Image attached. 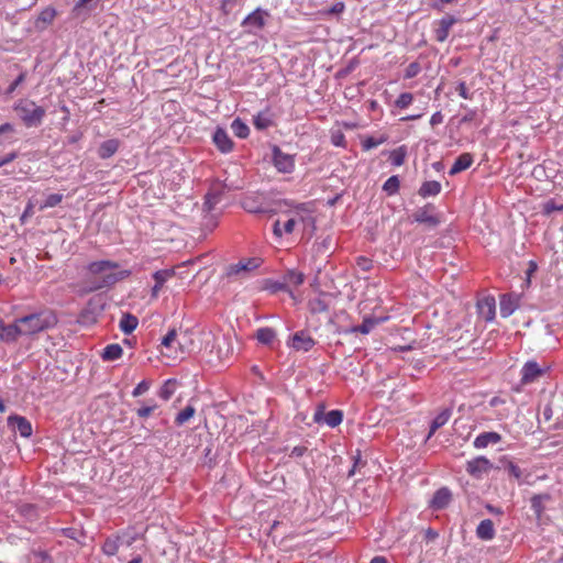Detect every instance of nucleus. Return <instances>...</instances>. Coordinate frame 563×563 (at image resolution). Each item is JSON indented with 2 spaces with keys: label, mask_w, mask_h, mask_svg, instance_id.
Instances as JSON below:
<instances>
[{
  "label": "nucleus",
  "mask_w": 563,
  "mask_h": 563,
  "mask_svg": "<svg viewBox=\"0 0 563 563\" xmlns=\"http://www.w3.org/2000/svg\"><path fill=\"white\" fill-rule=\"evenodd\" d=\"M86 268L88 274L96 277L88 282L87 291L89 292L112 287L131 275V272L128 269L114 272L119 268V264L112 261L91 262Z\"/></svg>",
  "instance_id": "1"
},
{
  "label": "nucleus",
  "mask_w": 563,
  "mask_h": 563,
  "mask_svg": "<svg viewBox=\"0 0 563 563\" xmlns=\"http://www.w3.org/2000/svg\"><path fill=\"white\" fill-rule=\"evenodd\" d=\"M23 335H32L56 324L57 319L51 311L31 313L16 319Z\"/></svg>",
  "instance_id": "2"
},
{
  "label": "nucleus",
  "mask_w": 563,
  "mask_h": 563,
  "mask_svg": "<svg viewBox=\"0 0 563 563\" xmlns=\"http://www.w3.org/2000/svg\"><path fill=\"white\" fill-rule=\"evenodd\" d=\"M14 110L27 128H36L41 125L46 113V110L43 107L37 106L34 101L29 99L20 100L15 104Z\"/></svg>",
  "instance_id": "3"
},
{
  "label": "nucleus",
  "mask_w": 563,
  "mask_h": 563,
  "mask_svg": "<svg viewBox=\"0 0 563 563\" xmlns=\"http://www.w3.org/2000/svg\"><path fill=\"white\" fill-rule=\"evenodd\" d=\"M412 218L415 222L426 224L430 229H434L441 223L440 216L435 213V207L432 203L417 209Z\"/></svg>",
  "instance_id": "4"
},
{
  "label": "nucleus",
  "mask_w": 563,
  "mask_h": 563,
  "mask_svg": "<svg viewBox=\"0 0 563 563\" xmlns=\"http://www.w3.org/2000/svg\"><path fill=\"white\" fill-rule=\"evenodd\" d=\"M325 406L323 404H319L313 413V422L320 424L325 423L331 428L338 427L343 420V412L341 410L334 409L324 413Z\"/></svg>",
  "instance_id": "5"
},
{
  "label": "nucleus",
  "mask_w": 563,
  "mask_h": 563,
  "mask_svg": "<svg viewBox=\"0 0 563 563\" xmlns=\"http://www.w3.org/2000/svg\"><path fill=\"white\" fill-rule=\"evenodd\" d=\"M272 162L279 173H291L295 167L294 156L284 153L277 145L272 148Z\"/></svg>",
  "instance_id": "6"
},
{
  "label": "nucleus",
  "mask_w": 563,
  "mask_h": 563,
  "mask_svg": "<svg viewBox=\"0 0 563 563\" xmlns=\"http://www.w3.org/2000/svg\"><path fill=\"white\" fill-rule=\"evenodd\" d=\"M493 468L492 462L485 456H477L466 463V472L474 478H482Z\"/></svg>",
  "instance_id": "7"
},
{
  "label": "nucleus",
  "mask_w": 563,
  "mask_h": 563,
  "mask_svg": "<svg viewBox=\"0 0 563 563\" xmlns=\"http://www.w3.org/2000/svg\"><path fill=\"white\" fill-rule=\"evenodd\" d=\"M316 344L313 338L307 331L296 332L291 339L289 345L296 351L308 352Z\"/></svg>",
  "instance_id": "8"
},
{
  "label": "nucleus",
  "mask_w": 563,
  "mask_h": 563,
  "mask_svg": "<svg viewBox=\"0 0 563 563\" xmlns=\"http://www.w3.org/2000/svg\"><path fill=\"white\" fill-rule=\"evenodd\" d=\"M520 295L517 294H504L500 296V314L503 318L511 316L520 305Z\"/></svg>",
  "instance_id": "9"
},
{
  "label": "nucleus",
  "mask_w": 563,
  "mask_h": 563,
  "mask_svg": "<svg viewBox=\"0 0 563 563\" xmlns=\"http://www.w3.org/2000/svg\"><path fill=\"white\" fill-rule=\"evenodd\" d=\"M477 313L478 316L489 322L493 321L496 313V301L493 296H487L477 301Z\"/></svg>",
  "instance_id": "10"
},
{
  "label": "nucleus",
  "mask_w": 563,
  "mask_h": 563,
  "mask_svg": "<svg viewBox=\"0 0 563 563\" xmlns=\"http://www.w3.org/2000/svg\"><path fill=\"white\" fill-rule=\"evenodd\" d=\"M545 371L534 361H528L521 369V383L530 384L541 377Z\"/></svg>",
  "instance_id": "11"
},
{
  "label": "nucleus",
  "mask_w": 563,
  "mask_h": 563,
  "mask_svg": "<svg viewBox=\"0 0 563 563\" xmlns=\"http://www.w3.org/2000/svg\"><path fill=\"white\" fill-rule=\"evenodd\" d=\"M261 258L258 257H252L247 260H242L236 264H232L227 269V275L229 277L233 275H238L242 272H251L255 268H257L261 265Z\"/></svg>",
  "instance_id": "12"
},
{
  "label": "nucleus",
  "mask_w": 563,
  "mask_h": 563,
  "mask_svg": "<svg viewBox=\"0 0 563 563\" xmlns=\"http://www.w3.org/2000/svg\"><path fill=\"white\" fill-rule=\"evenodd\" d=\"M212 140L217 148L222 153H229L233 150V141L223 128L218 126L216 129Z\"/></svg>",
  "instance_id": "13"
},
{
  "label": "nucleus",
  "mask_w": 563,
  "mask_h": 563,
  "mask_svg": "<svg viewBox=\"0 0 563 563\" xmlns=\"http://www.w3.org/2000/svg\"><path fill=\"white\" fill-rule=\"evenodd\" d=\"M8 422L21 437L30 438L32 435V424L25 417L10 416Z\"/></svg>",
  "instance_id": "14"
},
{
  "label": "nucleus",
  "mask_w": 563,
  "mask_h": 563,
  "mask_svg": "<svg viewBox=\"0 0 563 563\" xmlns=\"http://www.w3.org/2000/svg\"><path fill=\"white\" fill-rule=\"evenodd\" d=\"M451 499H452L451 490L448 487H442L434 493V495L430 501V507L434 510L444 509L449 506V504L451 503Z\"/></svg>",
  "instance_id": "15"
},
{
  "label": "nucleus",
  "mask_w": 563,
  "mask_h": 563,
  "mask_svg": "<svg viewBox=\"0 0 563 563\" xmlns=\"http://www.w3.org/2000/svg\"><path fill=\"white\" fill-rule=\"evenodd\" d=\"M175 276L174 268L161 269L156 271L153 274V278L155 280V285L152 288V297L156 298L158 296V291L162 289L163 285L172 277Z\"/></svg>",
  "instance_id": "16"
},
{
  "label": "nucleus",
  "mask_w": 563,
  "mask_h": 563,
  "mask_svg": "<svg viewBox=\"0 0 563 563\" xmlns=\"http://www.w3.org/2000/svg\"><path fill=\"white\" fill-rule=\"evenodd\" d=\"M378 323H379L378 319L364 318L363 322L360 325L350 327V328L340 330L339 332L344 333V334H349V333L368 334Z\"/></svg>",
  "instance_id": "17"
},
{
  "label": "nucleus",
  "mask_w": 563,
  "mask_h": 563,
  "mask_svg": "<svg viewBox=\"0 0 563 563\" xmlns=\"http://www.w3.org/2000/svg\"><path fill=\"white\" fill-rule=\"evenodd\" d=\"M456 22L453 15L443 16L439 21V26L435 29V38L438 42H444L450 33V29Z\"/></svg>",
  "instance_id": "18"
},
{
  "label": "nucleus",
  "mask_w": 563,
  "mask_h": 563,
  "mask_svg": "<svg viewBox=\"0 0 563 563\" xmlns=\"http://www.w3.org/2000/svg\"><path fill=\"white\" fill-rule=\"evenodd\" d=\"M501 441V435L497 432H483L478 434L474 440V446L476 449H484L489 444H496Z\"/></svg>",
  "instance_id": "19"
},
{
  "label": "nucleus",
  "mask_w": 563,
  "mask_h": 563,
  "mask_svg": "<svg viewBox=\"0 0 563 563\" xmlns=\"http://www.w3.org/2000/svg\"><path fill=\"white\" fill-rule=\"evenodd\" d=\"M23 335L18 321L13 324L0 327V339L4 342H14L19 336Z\"/></svg>",
  "instance_id": "20"
},
{
  "label": "nucleus",
  "mask_w": 563,
  "mask_h": 563,
  "mask_svg": "<svg viewBox=\"0 0 563 563\" xmlns=\"http://www.w3.org/2000/svg\"><path fill=\"white\" fill-rule=\"evenodd\" d=\"M473 164V155L471 153H463L461 154L452 165L451 169L449 170V174L451 176H454L468 167Z\"/></svg>",
  "instance_id": "21"
},
{
  "label": "nucleus",
  "mask_w": 563,
  "mask_h": 563,
  "mask_svg": "<svg viewBox=\"0 0 563 563\" xmlns=\"http://www.w3.org/2000/svg\"><path fill=\"white\" fill-rule=\"evenodd\" d=\"M194 339L192 334L188 330H180L178 332V343H177V350L184 354L189 353L194 349Z\"/></svg>",
  "instance_id": "22"
},
{
  "label": "nucleus",
  "mask_w": 563,
  "mask_h": 563,
  "mask_svg": "<svg viewBox=\"0 0 563 563\" xmlns=\"http://www.w3.org/2000/svg\"><path fill=\"white\" fill-rule=\"evenodd\" d=\"M476 536L481 540H492L495 537V528L493 521L490 519L482 520L476 528Z\"/></svg>",
  "instance_id": "23"
},
{
  "label": "nucleus",
  "mask_w": 563,
  "mask_h": 563,
  "mask_svg": "<svg viewBox=\"0 0 563 563\" xmlns=\"http://www.w3.org/2000/svg\"><path fill=\"white\" fill-rule=\"evenodd\" d=\"M119 141L115 139H110L102 142L98 148V155L102 159H107L113 156L119 148Z\"/></svg>",
  "instance_id": "24"
},
{
  "label": "nucleus",
  "mask_w": 563,
  "mask_h": 563,
  "mask_svg": "<svg viewBox=\"0 0 563 563\" xmlns=\"http://www.w3.org/2000/svg\"><path fill=\"white\" fill-rule=\"evenodd\" d=\"M264 15H267V13L262 11L261 9H256L243 20L242 25L262 29L265 24Z\"/></svg>",
  "instance_id": "25"
},
{
  "label": "nucleus",
  "mask_w": 563,
  "mask_h": 563,
  "mask_svg": "<svg viewBox=\"0 0 563 563\" xmlns=\"http://www.w3.org/2000/svg\"><path fill=\"white\" fill-rule=\"evenodd\" d=\"M253 124L257 130H261V131L266 130L274 124L273 114L271 113V111L268 109H266L265 111L258 112L253 118Z\"/></svg>",
  "instance_id": "26"
},
{
  "label": "nucleus",
  "mask_w": 563,
  "mask_h": 563,
  "mask_svg": "<svg viewBox=\"0 0 563 563\" xmlns=\"http://www.w3.org/2000/svg\"><path fill=\"white\" fill-rule=\"evenodd\" d=\"M451 413H452L451 409L445 408L432 420V422L430 424V431L428 434V439H430L438 429L443 427L449 421Z\"/></svg>",
  "instance_id": "27"
},
{
  "label": "nucleus",
  "mask_w": 563,
  "mask_h": 563,
  "mask_svg": "<svg viewBox=\"0 0 563 563\" xmlns=\"http://www.w3.org/2000/svg\"><path fill=\"white\" fill-rule=\"evenodd\" d=\"M441 191V184L437 180L424 181L418 190L419 196L427 198L437 196Z\"/></svg>",
  "instance_id": "28"
},
{
  "label": "nucleus",
  "mask_w": 563,
  "mask_h": 563,
  "mask_svg": "<svg viewBox=\"0 0 563 563\" xmlns=\"http://www.w3.org/2000/svg\"><path fill=\"white\" fill-rule=\"evenodd\" d=\"M139 324V320L131 313H124L120 320V329L123 333H132Z\"/></svg>",
  "instance_id": "29"
},
{
  "label": "nucleus",
  "mask_w": 563,
  "mask_h": 563,
  "mask_svg": "<svg viewBox=\"0 0 563 563\" xmlns=\"http://www.w3.org/2000/svg\"><path fill=\"white\" fill-rule=\"evenodd\" d=\"M121 544L130 545L131 541H129V540L124 541L120 537H118L115 539H107L103 543L102 550H103L104 554H107V555H114L118 552L119 547Z\"/></svg>",
  "instance_id": "30"
},
{
  "label": "nucleus",
  "mask_w": 563,
  "mask_h": 563,
  "mask_svg": "<svg viewBox=\"0 0 563 563\" xmlns=\"http://www.w3.org/2000/svg\"><path fill=\"white\" fill-rule=\"evenodd\" d=\"M284 283H287V289H289V286H299L305 280V275L298 271L295 269H288L283 275Z\"/></svg>",
  "instance_id": "31"
},
{
  "label": "nucleus",
  "mask_w": 563,
  "mask_h": 563,
  "mask_svg": "<svg viewBox=\"0 0 563 563\" xmlns=\"http://www.w3.org/2000/svg\"><path fill=\"white\" fill-rule=\"evenodd\" d=\"M255 336H256V339L258 340L260 343L265 344V345H269L276 339V332H275L274 329L268 328V327L260 328L256 331V335Z\"/></svg>",
  "instance_id": "32"
},
{
  "label": "nucleus",
  "mask_w": 563,
  "mask_h": 563,
  "mask_svg": "<svg viewBox=\"0 0 563 563\" xmlns=\"http://www.w3.org/2000/svg\"><path fill=\"white\" fill-rule=\"evenodd\" d=\"M123 350L122 347L117 344H109L103 349V352L101 354L102 358L104 361H115L122 356Z\"/></svg>",
  "instance_id": "33"
},
{
  "label": "nucleus",
  "mask_w": 563,
  "mask_h": 563,
  "mask_svg": "<svg viewBox=\"0 0 563 563\" xmlns=\"http://www.w3.org/2000/svg\"><path fill=\"white\" fill-rule=\"evenodd\" d=\"M177 385L178 383L176 379H167L161 387L158 396L164 400H168L175 394Z\"/></svg>",
  "instance_id": "34"
},
{
  "label": "nucleus",
  "mask_w": 563,
  "mask_h": 563,
  "mask_svg": "<svg viewBox=\"0 0 563 563\" xmlns=\"http://www.w3.org/2000/svg\"><path fill=\"white\" fill-rule=\"evenodd\" d=\"M231 129L234 135L240 139H246L250 134V128L239 118L232 121Z\"/></svg>",
  "instance_id": "35"
},
{
  "label": "nucleus",
  "mask_w": 563,
  "mask_h": 563,
  "mask_svg": "<svg viewBox=\"0 0 563 563\" xmlns=\"http://www.w3.org/2000/svg\"><path fill=\"white\" fill-rule=\"evenodd\" d=\"M178 330L177 329H170L167 334L162 339V345L166 349L172 350L175 347V352L177 351V343H178Z\"/></svg>",
  "instance_id": "36"
},
{
  "label": "nucleus",
  "mask_w": 563,
  "mask_h": 563,
  "mask_svg": "<svg viewBox=\"0 0 563 563\" xmlns=\"http://www.w3.org/2000/svg\"><path fill=\"white\" fill-rule=\"evenodd\" d=\"M400 180L397 175L390 176L383 185V190L391 196L399 191Z\"/></svg>",
  "instance_id": "37"
},
{
  "label": "nucleus",
  "mask_w": 563,
  "mask_h": 563,
  "mask_svg": "<svg viewBox=\"0 0 563 563\" xmlns=\"http://www.w3.org/2000/svg\"><path fill=\"white\" fill-rule=\"evenodd\" d=\"M406 155V147L399 146L398 148L390 152L389 159L394 166H401L405 163Z\"/></svg>",
  "instance_id": "38"
},
{
  "label": "nucleus",
  "mask_w": 563,
  "mask_h": 563,
  "mask_svg": "<svg viewBox=\"0 0 563 563\" xmlns=\"http://www.w3.org/2000/svg\"><path fill=\"white\" fill-rule=\"evenodd\" d=\"M222 197L221 191L208 192L205 197L203 208L205 210L211 211L220 202Z\"/></svg>",
  "instance_id": "39"
},
{
  "label": "nucleus",
  "mask_w": 563,
  "mask_h": 563,
  "mask_svg": "<svg viewBox=\"0 0 563 563\" xmlns=\"http://www.w3.org/2000/svg\"><path fill=\"white\" fill-rule=\"evenodd\" d=\"M196 412V409L191 406V405H188L187 407H185L180 412H178V415L176 416L175 418V423L177 426H183L184 423H186L190 418L194 417Z\"/></svg>",
  "instance_id": "40"
},
{
  "label": "nucleus",
  "mask_w": 563,
  "mask_h": 563,
  "mask_svg": "<svg viewBox=\"0 0 563 563\" xmlns=\"http://www.w3.org/2000/svg\"><path fill=\"white\" fill-rule=\"evenodd\" d=\"M63 198L64 196L62 194H52L47 196L45 201L40 205V210L58 206L63 201Z\"/></svg>",
  "instance_id": "41"
},
{
  "label": "nucleus",
  "mask_w": 563,
  "mask_h": 563,
  "mask_svg": "<svg viewBox=\"0 0 563 563\" xmlns=\"http://www.w3.org/2000/svg\"><path fill=\"white\" fill-rule=\"evenodd\" d=\"M266 289L271 290L272 292H278V291H287L291 294L290 289H287V283H284V280H267L266 282Z\"/></svg>",
  "instance_id": "42"
},
{
  "label": "nucleus",
  "mask_w": 563,
  "mask_h": 563,
  "mask_svg": "<svg viewBox=\"0 0 563 563\" xmlns=\"http://www.w3.org/2000/svg\"><path fill=\"white\" fill-rule=\"evenodd\" d=\"M413 100V95L411 92H402L399 95L397 100L395 101L396 107L400 109H405L411 104Z\"/></svg>",
  "instance_id": "43"
},
{
  "label": "nucleus",
  "mask_w": 563,
  "mask_h": 563,
  "mask_svg": "<svg viewBox=\"0 0 563 563\" xmlns=\"http://www.w3.org/2000/svg\"><path fill=\"white\" fill-rule=\"evenodd\" d=\"M563 203H558L555 200L551 199L543 203L542 211L544 214H551L554 211H562Z\"/></svg>",
  "instance_id": "44"
},
{
  "label": "nucleus",
  "mask_w": 563,
  "mask_h": 563,
  "mask_svg": "<svg viewBox=\"0 0 563 563\" xmlns=\"http://www.w3.org/2000/svg\"><path fill=\"white\" fill-rule=\"evenodd\" d=\"M386 141V139L384 137H380V139H375L373 136H368L366 137L363 142H362V146L365 151H368V150H372L374 147H377L378 145H380L382 143H384Z\"/></svg>",
  "instance_id": "45"
},
{
  "label": "nucleus",
  "mask_w": 563,
  "mask_h": 563,
  "mask_svg": "<svg viewBox=\"0 0 563 563\" xmlns=\"http://www.w3.org/2000/svg\"><path fill=\"white\" fill-rule=\"evenodd\" d=\"M55 15H56V11H55V9H53V8H46V9H44V10L40 13V15H38V21H42V22H44V23L49 24V23H52V22H53V20H54V18H55Z\"/></svg>",
  "instance_id": "46"
},
{
  "label": "nucleus",
  "mask_w": 563,
  "mask_h": 563,
  "mask_svg": "<svg viewBox=\"0 0 563 563\" xmlns=\"http://www.w3.org/2000/svg\"><path fill=\"white\" fill-rule=\"evenodd\" d=\"M420 70H421V67H420L419 63H417V62L410 63L405 70V78L411 79V78L416 77L420 73Z\"/></svg>",
  "instance_id": "47"
},
{
  "label": "nucleus",
  "mask_w": 563,
  "mask_h": 563,
  "mask_svg": "<svg viewBox=\"0 0 563 563\" xmlns=\"http://www.w3.org/2000/svg\"><path fill=\"white\" fill-rule=\"evenodd\" d=\"M310 305L311 311L314 313L325 312L328 310V303L322 299H314Z\"/></svg>",
  "instance_id": "48"
},
{
  "label": "nucleus",
  "mask_w": 563,
  "mask_h": 563,
  "mask_svg": "<svg viewBox=\"0 0 563 563\" xmlns=\"http://www.w3.org/2000/svg\"><path fill=\"white\" fill-rule=\"evenodd\" d=\"M506 471L508 472L509 476H511L518 481L521 478L522 472H521L520 467L518 465L514 464L512 462L507 463Z\"/></svg>",
  "instance_id": "49"
},
{
  "label": "nucleus",
  "mask_w": 563,
  "mask_h": 563,
  "mask_svg": "<svg viewBox=\"0 0 563 563\" xmlns=\"http://www.w3.org/2000/svg\"><path fill=\"white\" fill-rule=\"evenodd\" d=\"M151 383L147 380H142L136 385V387L133 389L132 395L133 397H139L143 394H145L150 389Z\"/></svg>",
  "instance_id": "50"
},
{
  "label": "nucleus",
  "mask_w": 563,
  "mask_h": 563,
  "mask_svg": "<svg viewBox=\"0 0 563 563\" xmlns=\"http://www.w3.org/2000/svg\"><path fill=\"white\" fill-rule=\"evenodd\" d=\"M542 499L543 497L540 495L533 496L531 498V507L538 515H540L541 511L543 510Z\"/></svg>",
  "instance_id": "51"
},
{
  "label": "nucleus",
  "mask_w": 563,
  "mask_h": 563,
  "mask_svg": "<svg viewBox=\"0 0 563 563\" xmlns=\"http://www.w3.org/2000/svg\"><path fill=\"white\" fill-rule=\"evenodd\" d=\"M156 408V405L152 406H144L136 410V413L140 418H146L148 417Z\"/></svg>",
  "instance_id": "52"
},
{
  "label": "nucleus",
  "mask_w": 563,
  "mask_h": 563,
  "mask_svg": "<svg viewBox=\"0 0 563 563\" xmlns=\"http://www.w3.org/2000/svg\"><path fill=\"white\" fill-rule=\"evenodd\" d=\"M456 91L459 95L464 99H471V95L468 93V89L466 87V84L464 81L459 82L456 87Z\"/></svg>",
  "instance_id": "53"
},
{
  "label": "nucleus",
  "mask_w": 563,
  "mask_h": 563,
  "mask_svg": "<svg viewBox=\"0 0 563 563\" xmlns=\"http://www.w3.org/2000/svg\"><path fill=\"white\" fill-rule=\"evenodd\" d=\"M357 265L363 269V271H369L372 268V261L364 257V256H360L357 258Z\"/></svg>",
  "instance_id": "54"
},
{
  "label": "nucleus",
  "mask_w": 563,
  "mask_h": 563,
  "mask_svg": "<svg viewBox=\"0 0 563 563\" xmlns=\"http://www.w3.org/2000/svg\"><path fill=\"white\" fill-rule=\"evenodd\" d=\"M25 75L20 74L18 78L8 87L7 93H12L16 87L24 81Z\"/></svg>",
  "instance_id": "55"
},
{
  "label": "nucleus",
  "mask_w": 563,
  "mask_h": 563,
  "mask_svg": "<svg viewBox=\"0 0 563 563\" xmlns=\"http://www.w3.org/2000/svg\"><path fill=\"white\" fill-rule=\"evenodd\" d=\"M442 122H443V114L440 111L434 112L430 119L431 126L439 125Z\"/></svg>",
  "instance_id": "56"
},
{
  "label": "nucleus",
  "mask_w": 563,
  "mask_h": 563,
  "mask_svg": "<svg viewBox=\"0 0 563 563\" xmlns=\"http://www.w3.org/2000/svg\"><path fill=\"white\" fill-rule=\"evenodd\" d=\"M345 9V5L343 2H336L334 3L330 9H329V13L330 14H339V13H342Z\"/></svg>",
  "instance_id": "57"
},
{
  "label": "nucleus",
  "mask_w": 563,
  "mask_h": 563,
  "mask_svg": "<svg viewBox=\"0 0 563 563\" xmlns=\"http://www.w3.org/2000/svg\"><path fill=\"white\" fill-rule=\"evenodd\" d=\"M306 452H307L306 446L298 445L291 450L290 456L291 457H301Z\"/></svg>",
  "instance_id": "58"
},
{
  "label": "nucleus",
  "mask_w": 563,
  "mask_h": 563,
  "mask_svg": "<svg viewBox=\"0 0 563 563\" xmlns=\"http://www.w3.org/2000/svg\"><path fill=\"white\" fill-rule=\"evenodd\" d=\"M295 224H296L295 219H289V220H287V221L285 222V224H284V229H283V231H284L285 233H288V234L292 233L294 228H295Z\"/></svg>",
  "instance_id": "59"
},
{
  "label": "nucleus",
  "mask_w": 563,
  "mask_h": 563,
  "mask_svg": "<svg viewBox=\"0 0 563 563\" xmlns=\"http://www.w3.org/2000/svg\"><path fill=\"white\" fill-rule=\"evenodd\" d=\"M16 157L15 153H10L5 155L4 157H0V167L11 163Z\"/></svg>",
  "instance_id": "60"
},
{
  "label": "nucleus",
  "mask_w": 563,
  "mask_h": 563,
  "mask_svg": "<svg viewBox=\"0 0 563 563\" xmlns=\"http://www.w3.org/2000/svg\"><path fill=\"white\" fill-rule=\"evenodd\" d=\"M344 135L342 133H339L338 135L332 136V143L335 146H342L344 144Z\"/></svg>",
  "instance_id": "61"
},
{
  "label": "nucleus",
  "mask_w": 563,
  "mask_h": 563,
  "mask_svg": "<svg viewBox=\"0 0 563 563\" xmlns=\"http://www.w3.org/2000/svg\"><path fill=\"white\" fill-rule=\"evenodd\" d=\"M273 232L276 236L280 238L283 235V230L280 228V222L279 220H276L274 225H273Z\"/></svg>",
  "instance_id": "62"
},
{
  "label": "nucleus",
  "mask_w": 563,
  "mask_h": 563,
  "mask_svg": "<svg viewBox=\"0 0 563 563\" xmlns=\"http://www.w3.org/2000/svg\"><path fill=\"white\" fill-rule=\"evenodd\" d=\"M486 509L490 512V514H494V515H503V510L498 507H495L490 504H487L486 505Z\"/></svg>",
  "instance_id": "63"
},
{
  "label": "nucleus",
  "mask_w": 563,
  "mask_h": 563,
  "mask_svg": "<svg viewBox=\"0 0 563 563\" xmlns=\"http://www.w3.org/2000/svg\"><path fill=\"white\" fill-rule=\"evenodd\" d=\"M13 130H14L13 125L10 123H4V124L0 125V134L13 132Z\"/></svg>",
  "instance_id": "64"
}]
</instances>
